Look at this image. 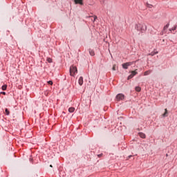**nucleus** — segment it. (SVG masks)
<instances>
[{
    "instance_id": "nucleus-7",
    "label": "nucleus",
    "mask_w": 177,
    "mask_h": 177,
    "mask_svg": "<svg viewBox=\"0 0 177 177\" xmlns=\"http://www.w3.org/2000/svg\"><path fill=\"white\" fill-rule=\"evenodd\" d=\"M78 83H79V85H80V86H82V84H84V77H82V76H81L79 78Z\"/></svg>"
},
{
    "instance_id": "nucleus-22",
    "label": "nucleus",
    "mask_w": 177,
    "mask_h": 177,
    "mask_svg": "<svg viewBox=\"0 0 177 177\" xmlns=\"http://www.w3.org/2000/svg\"><path fill=\"white\" fill-rule=\"evenodd\" d=\"M48 84L49 85H53V82H52V81H48Z\"/></svg>"
},
{
    "instance_id": "nucleus-10",
    "label": "nucleus",
    "mask_w": 177,
    "mask_h": 177,
    "mask_svg": "<svg viewBox=\"0 0 177 177\" xmlns=\"http://www.w3.org/2000/svg\"><path fill=\"white\" fill-rule=\"evenodd\" d=\"M162 117H168V110L167 109H165V113L162 114Z\"/></svg>"
},
{
    "instance_id": "nucleus-26",
    "label": "nucleus",
    "mask_w": 177,
    "mask_h": 177,
    "mask_svg": "<svg viewBox=\"0 0 177 177\" xmlns=\"http://www.w3.org/2000/svg\"><path fill=\"white\" fill-rule=\"evenodd\" d=\"M98 157H102V154H99V155H98Z\"/></svg>"
},
{
    "instance_id": "nucleus-15",
    "label": "nucleus",
    "mask_w": 177,
    "mask_h": 177,
    "mask_svg": "<svg viewBox=\"0 0 177 177\" xmlns=\"http://www.w3.org/2000/svg\"><path fill=\"white\" fill-rule=\"evenodd\" d=\"M113 71H115L117 70V65L114 64L112 68Z\"/></svg>"
},
{
    "instance_id": "nucleus-5",
    "label": "nucleus",
    "mask_w": 177,
    "mask_h": 177,
    "mask_svg": "<svg viewBox=\"0 0 177 177\" xmlns=\"http://www.w3.org/2000/svg\"><path fill=\"white\" fill-rule=\"evenodd\" d=\"M75 5H84V0H73Z\"/></svg>"
},
{
    "instance_id": "nucleus-16",
    "label": "nucleus",
    "mask_w": 177,
    "mask_h": 177,
    "mask_svg": "<svg viewBox=\"0 0 177 177\" xmlns=\"http://www.w3.org/2000/svg\"><path fill=\"white\" fill-rule=\"evenodd\" d=\"M136 74H138V72H136V71H131V75H133V76L135 77V75H136Z\"/></svg>"
},
{
    "instance_id": "nucleus-25",
    "label": "nucleus",
    "mask_w": 177,
    "mask_h": 177,
    "mask_svg": "<svg viewBox=\"0 0 177 177\" xmlns=\"http://www.w3.org/2000/svg\"><path fill=\"white\" fill-rule=\"evenodd\" d=\"M151 56H154V53H151Z\"/></svg>"
},
{
    "instance_id": "nucleus-1",
    "label": "nucleus",
    "mask_w": 177,
    "mask_h": 177,
    "mask_svg": "<svg viewBox=\"0 0 177 177\" xmlns=\"http://www.w3.org/2000/svg\"><path fill=\"white\" fill-rule=\"evenodd\" d=\"M135 28L137 30V31H141V32H144V31L147 30V26L145 24L140 23L136 24Z\"/></svg>"
},
{
    "instance_id": "nucleus-11",
    "label": "nucleus",
    "mask_w": 177,
    "mask_h": 177,
    "mask_svg": "<svg viewBox=\"0 0 177 177\" xmlns=\"http://www.w3.org/2000/svg\"><path fill=\"white\" fill-rule=\"evenodd\" d=\"M75 110V108L74 107H71L68 109L69 113H74Z\"/></svg>"
},
{
    "instance_id": "nucleus-14",
    "label": "nucleus",
    "mask_w": 177,
    "mask_h": 177,
    "mask_svg": "<svg viewBox=\"0 0 177 177\" xmlns=\"http://www.w3.org/2000/svg\"><path fill=\"white\" fill-rule=\"evenodd\" d=\"M135 89L136 92H140V91H142V88L140 86H136Z\"/></svg>"
},
{
    "instance_id": "nucleus-27",
    "label": "nucleus",
    "mask_w": 177,
    "mask_h": 177,
    "mask_svg": "<svg viewBox=\"0 0 177 177\" xmlns=\"http://www.w3.org/2000/svg\"><path fill=\"white\" fill-rule=\"evenodd\" d=\"M50 168H53V166H52V165H50Z\"/></svg>"
},
{
    "instance_id": "nucleus-21",
    "label": "nucleus",
    "mask_w": 177,
    "mask_h": 177,
    "mask_svg": "<svg viewBox=\"0 0 177 177\" xmlns=\"http://www.w3.org/2000/svg\"><path fill=\"white\" fill-rule=\"evenodd\" d=\"M147 8H153V5L147 4Z\"/></svg>"
},
{
    "instance_id": "nucleus-3",
    "label": "nucleus",
    "mask_w": 177,
    "mask_h": 177,
    "mask_svg": "<svg viewBox=\"0 0 177 177\" xmlns=\"http://www.w3.org/2000/svg\"><path fill=\"white\" fill-rule=\"evenodd\" d=\"M125 99V95L122 93H119L116 95L117 102H120V100H124Z\"/></svg>"
},
{
    "instance_id": "nucleus-23",
    "label": "nucleus",
    "mask_w": 177,
    "mask_h": 177,
    "mask_svg": "<svg viewBox=\"0 0 177 177\" xmlns=\"http://www.w3.org/2000/svg\"><path fill=\"white\" fill-rule=\"evenodd\" d=\"M97 19V16H94V21Z\"/></svg>"
},
{
    "instance_id": "nucleus-8",
    "label": "nucleus",
    "mask_w": 177,
    "mask_h": 177,
    "mask_svg": "<svg viewBox=\"0 0 177 177\" xmlns=\"http://www.w3.org/2000/svg\"><path fill=\"white\" fill-rule=\"evenodd\" d=\"M140 138H142V139H146V134L143 133H138Z\"/></svg>"
},
{
    "instance_id": "nucleus-17",
    "label": "nucleus",
    "mask_w": 177,
    "mask_h": 177,
    "mask_svg": "<svg viewBox=\"0 0 177 177\" xmlns=\"http://www.w3.org/2000/svg\"><path fill=\"white\" fill-rule=\"evenodd\" d=\"M133 77H134L133 75H132L131 73L130 75H129L127 80H131V78H133Z\"/></svg>"
},
{
    "instance_id": "nucleus-9",
    "label": "nucleus",
    "mask_w": 177,
    "mask_h": 177,
    "mask_svg": "<svg viewBox=\"0 0 177 177\" xmlns=\"http://www.w3.org/2000/svg\"><path fill=\"white\" fill-rule=\"evenodd\" d=\"M151 73H152L151 70H148L144 73V75H149V74H151Z\"/></svg>"
},
{
    "instance_id": "nucleus-13",
    "label": "nucleus",
    "mask_w": 177,
    "mask_h": 177,
    "mask_svg": "<svg viewBox=\"0 0 177 177\" xmlns=\"http://www.w3.org/2000/svg\"><path fill=\"white\" fill-rule=\"evenodd\" d=\"M7 88H8V85L5 84L2 86L1 89L2 91H6Z\"/></svg>"
},
{
    "instance_id": "nucleus-6",
    "label": "nucleus",
    "mask_w": 177,
    "mask_h": 177,
    "mask_svg": "<svg viewBox=\"0 0 177 177\" xmlns=\"http://www.w3.org/2000/svg\"><path fill=\"white\" fill-rule=\"evenodd\" d=\"M169 28V24H167L166 26H165V27L163 28L162 31L160 32L161 35H164V34H165V31L167 28Z\"/></svg>"
},
{
    "instance_id": "nucleus-19",
    "label": "nucleus",
    "mask_w": 177,
    "mask_h": 177,
    "mask_svg": "<svg viewBox=\"0 0 177 177\" xmlns=\"http://www.w3.org/2000/svg\"><path fill=\"white\" fill-rule=\"evenodd\" d=\"M5 111H6V115H9L10 114L9 110H8V109H6Z\"/></svg>"
},
{
    "instance_id": "nucleus-4",
    "label": "nucleus",
    "mask_w": 177,
    "mask_h": 177,
    "mask_svg": "<svg viewBox=\"0 0 177 177\" xmlns=\"http://www.w3.org/2000/svg\"><path fill=\"white\" fill-rule=\"evenodd\" d=\"M132 64H133V62H127L122 64V67L127 70L128 69V67H129V66H132Z\"/></svg>"
},
{
    "instance_id": "nucleus-24",
    "label": "nucleus",
    "mask_w": 177,
    "mask_h": 177,
    "mask_svg": "<svg viewBox=\"0 0 177 177\" xmlns=\"http://www.w3.org/2000/svg\"><path fill=\"white\" fill-rule=\"evenodd\" d=\"M1 95H6V93H5V92H1Z\"/></svg>"
},
{
    "instance_id": "nucleus-18",
    "label": "nucleus",
    "mask_w": 177,
    "mask_h": 177,
    "mask_svg": "<svg viewBox=\"0 0 177 177\" xmlns=\"http://www.w3.org/2000/svg\"><path fill=\"white\" fill-rule=\"evenodd\" d=\"M176 30V26H175L174 28L169 29V31H175Z\"/></svg>"
},
{
    "instance_id": "nucleus-28",
    "label": "nucleus",
    "mask_w": 177,
    "mask_h": 177,
    "mask_svg": "<svg viewBox=\"0 0 177 177\" xmlns=\"http://www.w3.org/2000/svg\"><path fill=\"white\" fill-rule=\"evenodd\" d=\"M158 53V52H156V54Z\"/></svg>"
},
{
    "instance_id": "nucleus-12",
    "label": "nucleus",
    "mask_w": 177,
    "mask_h": 177,
    "mask_svg": "<svg viewBox=\"0 0 177 177\" xmlns=\"http://www.w3.org/2000/svg\"><path fill=\"white\" fill-rule=\"evenodd\" d=\"M89 54L91 55V56H95V51H93V50L90 49Z\"/></svg>"
},
{
    "instance_id": "nucleus-20",
    "label": "nucleus",
    "mask_w": 177,
    "mask_h": 177,
    "mask_svg": "<svg viewBox=\"0 0 177 177\" xmlns=\"http://www.w3.org/2000/svg\"><path fill=\"white\" fill-rule=\"evenodd\" d=\"M47 62H48V63H52V59L51 58H47Z\"/></svg>"
},
{
    "instance_id": "nucleus-2",
    "label": "nucleus",
    "mask_w": 177,
    "mask_h": 177,
    "mask_svg": "<svg viewBox=\"0 0 177 177\" xmlns=\"http://www.w3.org/2000/svg\"><path fill=\"white\" fill-rule=\"evenodd\" d=\"M78 73V70L77 69V66H74V65H72L70 67V74L72 77H74L75 74H77Z\"/></svg>"
}]
</instances>
